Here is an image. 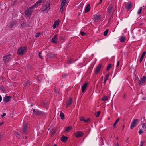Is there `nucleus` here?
<instances>
[{"mask_svg": "<svg viewBox=\"0 0 146 146\" xmlns=\"http://www.w3.org/2000/svg\"><path fill=\"white\" fill-rule=\"evenodd\" d=\"M27 47H21L19 48L17 51V53L18 55L20 56L23 55L27 51Z\"/></svg>", "mask_w": 146, "mask_h": 146, "instance_id": "nucleus-1", "label": "nucleus"}, {"mask_svg": "<svg viewBox=\"0 0 146 146\" xmlns=\"http://www.w3.org/2000/svg\"><path fill=\"white\" fill-rule=\"evenodd\" d=\"M11 56V55L9 53L4 56L3 58V62L5 63L8 62L10 60Z\"/></svg>", "mask_w": 146, "mask_h": 146, "instance_id": "nucleus-2", "label": "nucleus"}, {"mask_svg": "<svg viewBox=\"0 0 146 146\" xmlns=\"http://www.w3.org/2000/svg\"><path fill=\"white\" fill-rule=\"evenodd\" d=\"M33 113L35 115L43 116L44 115V112L37 110H36L35 109H33Z\"/></svg>", "mask_w": 146, "mask_h": 146, "instance_id": "nucleus-3", "label": "nucleus"}, {"mask_svg": "<svg viewBox=\"0 0 146 146\" xmlns=\"http://www.w3.org/2000/svg\"><path fill=\"white\" fill-rule=\"evenodd\" d=\"M21 23L20 25V28L23 29L27 26L26 21L24 18H23L21 19Z\"/></svg>", "mask_w": 146, "mask_h": 146, "instance_id": "nucleus-4", "label": "nucleus"}, {"mask_svg": "<svg viewBox=\"0 0 146 146\" xmlns=\"http://www.w3.org/2000/svg\"><path fill=\"white\" fill-rule=\"evenodd\" d=\"M103 67L102 64H99L96 68L95 73L96 74H98L100 70L103 69Z\"/></svg>", "mask_w": 146, "mask_h": 146, "instance_id": "nucleus-5", "label": "nucleus"}, {"mask_svg": "<svg viewBox=\"0 0 146 146\" xmlns=\"http://www.w3.org/2000/svg\"><path fill=\"white\" fill-rule=\"evenodd\" d=\"M32 9L30 7L27 8L24 12L25 15L28 17H30L31 14L32 13L33 11L32 10Z\"/></svg>", "mask_w": 146, "mask_h": 146, "instance_id": "nucleus-6", "label": "nucleus"}, {"mask_svg": "<svg viewBox=\"0 0 146 146\" xmlns=\"http://www.w3.org/2000/svg\"><path fill=\"white\" fill-rule=\"evenodd\" d=\"M138 121V119H136L133 120V122L132 123L130 126V129H132L134 128L136 125Z\"/></svg>", "mask_w": 146, "mask_h": 146, "instance_id": "nucleus-7", "label": "nucleus"}, {"mask_svg": "<svg viewBox=\"0 0 146 146\" xmlns=\"http://www.w3.org/2000/svg\"><path fill=\"white\" fill-rule=\"evenodd\" d=\"M11 98V96L6 95L5 97H3V101L5 103H6L10 101Z\"/></svg>", "mask_w": 146, "mask_h": 146, "instance_id": "nucleus-8", "label": "nucleus"}, {"mask_svg": "<svg viewBox=\"0 0 146 146\" xmlns=\"http://www.w3.org/2000/svg\"><path fill=\"white\" fill-rule=\"evenodd\" d=\"M146 81V77L143 76L142 78H141L140 80H139V86L143 85Z\"/></svg>", "mask_w": 146, "mask_h": 146, "instance_id": "nucleus-9", "label": "nucleus"}, {"mask_svg": "<svg viewBox=\"0 0 146 146\" xmlns=\"http://www.w3.org/2000/svg\"><path fill=\"white\" fill-rule=\"evenodd\" d=\"M84 133L82 131H78L75 133V136L77 138H79L82 137Z\"/></svg>", "mask_w": 146, "mask_h": 146, "instance_id": "nucleus-10", "label": "nucleus"}, {"mask_svg": "<svg viewBox=\"0 0 146 146\" xmlns=\"http://www.w3.org/2000/svg\"><path fill=\"white\" fill-rule=\"evenodd\" d=\"M17 23L16 21L15 20L12 21L10 23V25L8 27L10 28L13 27H15Z\"/></svg>", "mask_w": 146, "mask_h": 146, "instance_id": "nucleus-11", "label": "nucleus"}, {"mask_svg": "<svg viewBox=\"0 0 146 146\" xmlns=\"http://www.w3.org/2000/svg\"><path fill=\"white\" fill-rule=\"evenodd\" d=\"M125 7L126 9L128 11L131 8L132 4L130 2H129L125 4Z\"/></svg>", "mask_w": 146, "mask_h": 146, "instance_id": "nucleus-12", "label": "nucleus"}, {"mask_svg": "<svg viewBox=\"0 0 146 146\" xmlns=\"http://www.w3.org/2000/svg\"><path fill=\"white\" fill-rule=\"evenodd\" d=\"M100 18L101 17L100 15L95 14L93 16V19L94 21H96L100 20Z\"/></svg>", "mask_w": 146, "mask_h": 146, "instance_id": "nucleus-13", "label": "nucleus"}, {"mask_svg": "<svg viewBox=\"0 0 146 146\" xmlns=\"http://www.w3.org/2000/svg\"><path fill=\"white\" fill-rule=\"evenodd\" d=\"M27 128V124L25 123L23 125L22 127V130L23 133H24L26 134Z\"/></svg>", "mask_w": 146, "mask_h": 146, "instance_id": "nucleus-14", "label": "nucleus"}, {"mask_svg": "<svg viewBox=\"0 0 146 146\" xmlns=\"http://www.w3.org/2000/svg\"><path fill=\"white\" fill-rule=\"evenodd\" d=\"M32 82L29 80H28L24 84L25 89L27 88L31 84Z\"/></svg>", "mask_w": 146, "mask_h": 146, "instance_id": "nucleus-15", "label": "nucleus"}, {"mask_svg": "<svg viewBox=\"0 0 146 146\" xmlns=\"http://www.w3.org/2000/svg\"><path fill=\"white\" fill-rule=\"evenodd\" d=\"M72 103V98H70L66 102V107L68 108L70 105Z\"/></svg>", "mask_w": 146, "mask_h": 146, "instance_id": "nucleus-16", "label": "nucleus"}, {"mask_svg": "<svg viewBox=\"0 0 146 146\" xmlns=\"http://www.w3.org/2000/svg\"><path fill=\"white\" fill-rule=\"evenodd\" d=\"M88 84L87 83H84L82 86V87L81 88V89L82 90V93H84L85 92V90L86 88V87L87 86Z\"/></svg>", "mask_w": 146, "mask_h": 146, "instance_id": "nucleus-17", "label": "nucleus"}, {"mask_svg": "<svg viewBox=\"0 0 146 146\" xmlns=\"http://www.w3.org/2000/svg\"><path fill=\"white\" fill-rule=\"evenodd\" d=\"M59 22V20H58L54 22L53 25V29L56 28V27L58 26Z\"/></svg>", "mask_w": 146, "mask_h": 146, "instance_id": "nucleus-18", "label": "nucleus"}, {"mask_svg": "<svg viewBox=\"0 0 146 146\" xmlns=\"http://www.w3.org/2000/svg\"><path fill=\"white\" fill-rule=\"evenodd\" d=\"M90 9V6L89 4H88L85 8V12L87 13L88 12Z\"/></svg>", "mask_w": 146, "mask_h": 146, "instance_id": "nucleus-19", "label": "nucleus"}, {"mask_svg": "<svg viewBox=\"0 0 146 146\" xmlns=\"http://www.w3.org/2000/svg\"><path fill=\"white\" fill-rule=\"evenodd\" d=\"M68 139V137L63 135L61 138V140L62 142L65 143L66 142Z\"/></svg>", "mask_w": 146, "mask_h": 146, "instance_id": "nucleus-20", "label": "nucleus"}, {"mask_svg": "<svg viewBox=\"0 0 146 146\" xmlns=\"http://www.w3.org/2000/svg\"><path fill=\"white\" fill-rule=\"evenodd\" d=\"M48 56L50 58H56V56L55 54H53L51 53H49L48 54Z\"/></svg>", "mask_w": 146, "mask_h": 146, "instance_id": "nucleus-21", "label": "nucleus"}, {"mask_svg": "<svg viewBox=\"0 0 146 146\" xmlns=\"http://www.w3.org/2000/svg\"><path fill=\"white\" fill-rule=\"evenodd\" d=\"M48 6L43 10V11L48 12L50 9V4L49 3H47Z\"/></svg>", "mask_w": 146, "mask_h": 146, "instance_id": "nucleus-22", "label": "nucleus"}, {"mask_svg": "<svg viewBox=\"0 0 146 146\" xmlns=\"http://www.w3.org/2000/svg\"><path fill=\"white\" fill-rule=\"evenodd\" d=\"M146 52L145 51H144V52H143L139 60V62L140 63H141V62L143 59L144 57V56H145L146 54Z\"/></svg>", "mask_w": 146, "mask_h": 146, "instance_id": "nucleus-23", "label": "nucleus"}, {"mask_svg": "<svg viewBox=\"0 0 146 146\" xmlns=\"http://www.w3.org/2000/svg\"><path fill=\"white\" fill-rule=\"evenodd\" d=\"M113 9V7L112 6H109L108 8V13L109 15H110L111 13V11Z\"/></svg>", "mask_w": 146, "mask_h": 146, "instance_id": "nucleus-24", "label": "nucleus"}, {"mask_svg": "<svg viewBox=\"0 0 146 146\" xmlns=\"http://www.w3.org/2000/svg\"><path fill=\"white\" fill-rule=\"evenodd\" d=\"M126 40V37L124 36H122L119 38V40L121 42H124Z\"/></svg>", "mask_w": 146, "mask_h": 146, "instance_id": "nucleus-25", "label": "nucleus"}, {"mask_svg": "<svg viewBox=\"0 0 146 146\" xmlns=\"http://www.w3.org/2000/svg\"><path fill=\"white\" fill-rule=\"evenodd\" d=\"M109 75V73L105 76L103 82L104 84H105L108 78Z\"/></svg>", "mask_w": 146, "mask_h": 146, "instance_id": "nucleus-26", "label": "nucleus"}, {"mask_svg": "<svg viewBox=\"0 0 146 146\" xmlns=\"http://www.w3.org/2000/svg\"><path fill=\"white\" fill-rule=\"evenodd\" d=\"M60 116L62 120H63L65 118L64 114L62 111H61L60 113Z\"/></svg>", "mask_w": 146, "mask_h": 146, "instance_id": "nucleus-27", "label": "nucleus"}, {"mask_svg": "<svg viewBox=\"0 0 146 146\" xmlns=\"http://www.w3.org/2000/svg\"><path fill=\"white\" fill-rule=\"evenodd\" d=\"M39 6L38 4L36 2L35 4L34 5L31 7H30L32 9H33L35 8L36 7H37L38 6Z\"/></svg>", "mask_w": 146, "mask_h": 146, "instance_id": "nucleus-28", "label": "nucleus"}, {"mask_svg": "<svg viewBox=\"0 0 146 146\" xmlns=\"http://www.w3.org/2000/svg\"><path fill=\"white\" fill-rule=\"evenodd\" d=\"M72 128V127L71 126H68L66 127L65 130V131L68 132L70 131Z\"/></svg>", "mask_w": 146, "mask_h": 146, "instance_id": "nucleus-29", "label": "nucleus"}, {"mask_svg": "<svg viewBox=\"0 0 146 146\" xmlns=\"http://www.w3.org/2000/svg\"><path fill=\"white\" fill-rule=\"evenodd\" d=\"M0 89L3 92H5L6 90L5 88V87L2 86L0 87Z\"/></svg>", "mask_w": 146, "mask_h": 146, "instance_id": "nucleus-30", "label": "nucleus"}, {"mask_svg": "<svg viewBox=\"0 0 146 146\" xmlns=\"http://www.w3.org/2000/svg\"><path fill=\"white\" fill-rule=\"evenodd\" d=\"M111 67H112L111 64H109L107 67V69H106L107 71H108L110 70V69Z\"/></svg>", "mask_w": 146, "mask_h": 146, "instance_id": "nucleus-31", "label": "nucleus"}, {"mask_svg": "<svg viewBox=\"0 0 146 146\" xmlns=\"http://www.w3.org/2000/svg\"><path fill=\"white\" fill-rule=\"evenodd\" d=\"M108 97L107 96H104L102 98V100L103 101H106L108 100Z\"/></svg>", "mask_w": 146, "mask_h": 146, "instance_id": "nucleus-32", "label": "nucleus"}, {"mask_svg": "<svg viewBox=\"0 0 146 146\" xmlns=\"http://www.w3.org/2000/svg\"><path fill=\"white\" fill-rule=\"evenodd\" d=\"M101 113L100 111H99L95 113V116L96 117H99V115Z\"/></svg>", "mask_w": 146, "mask_h": 146, "instance_id": "nucleus-33", "label": "nucleus"}, {"mask_svg": "<svg viewBox=\"0 0 146 146\" xmlns=\"http://www.w3.org/2000/svg\"><path fill=\"white\" fill-rule=\"evenodd\" d=\"M141 125H142V128L143 129H145L146 128V124L144 123H142V122L141 123Z\"/></svg>", "mask_w": 146, "mask_h": 146, "instance_id": "nucleus-34", "label": "nucleus"}, {"mask_svg": "<svg viewBox=\"0 0 146 146\" xmlns=\"http://www.w3.org/2000/svg\"><path fill=\"white\" fill-rule=\"evenodd\" d=\"M74 62L73 59H71L69 60L68 61V63L69 64H70L73 63Z\"/></svg>", "mask_w": 146, "mask_h": 146, "instance_id": "nucleus-35", "label": "nucleus"}, {"mask_svg": "<svg viewBox=\"0 0 146 146\" xmlns=\"http://www.w3.org/2000/svg\"><path fill=\"white\" fill-rule=\"evenodd\" d=\"M142 7H141L139 9L138 12H137V14H140L142 11Z\"/></svg>", "mask_w": 146, "mask_h": 146, "instance_id": "nucleus-36", "label": "nucleus"}, {"mask_svg": "<svg viewBox=\"0 0 146 146\" xmlns=\"http://www.w3.org/2000/svg\"><path fill=\"white\" fill-rule=\"evenodd\" d=\"M119 120H120V119L119 118H118L115 121V123H114V124L113 125V127H115V126L116 125L117 123L119 121Z\"/></svg>", "mask_w": 146, "mask_h": 146, "instance_id": "nucleus-37", "label": "nucleus"}, {"mask_svg": "<svg viewBox=\"0 0 146 146\" xmlns=\"http://www.w3.org/2000/svg\"><path fill=\"white\" fill-rule=\"evenodd\" d=\"M108 31V30L106 29L104 32L103 34L104 36H106L107 35V33Z\"/></svg>", "mask_w": 146, "mask_h": 146, "instance_id": "nucleus-38", "label": "nucleus"}, {"mask_svg": "<svg viewBox=\"0 0 146 146\" xmlns=\"http://www.w3.org/2000/svg\"><path fill=\"white\" fill-rule=\"evenodd\" d=\"M56 38L53 37L51 40L52 42L55 43H57V42L55 41V40H56Z\"/></svg>", "mask_w": 146, "mask_h": 146, "instance_id": "nucleus-39", "label": "nucleus"}, {"mask_svg": "<svg viewBox=\"0 0 146 146\" xmlns=\"http://www.w3.org/2000/svg\"><path fill=\"white\" fill-rule=\"evenodd\" d=\"M44 0H39L36 2L38 4V5H40V3L42 2H44Z\"/></svg>", "mask_w": 146, "mask_h": 146, "instance_id": "nucleus-40", "label": "nucleus"}, {"mask_svg": "<svg viewBox=\"0 0 146 146\" xmlns=\"http://www.w3.org/2000/svg\"><path fill=\"white\" fill-rule=\"evenodd\" d=\"M66 3V2L65 1H62L61 3V6L64 7V6L65 4Z\"/></svg>", "mask_w": 146, "mask_h": 146, "instance_id": "nucleus-41", "label": "nucleus"}, {"mask_svg": "<svg viewBox=\"0 0 146 146\" xmlns=\"http://www.w3.org/2000/svg\"><path fill=\"white\" fill-rule=\"evenodd\" d=\"M40 35H41V34L40 33H37L35 35V36L37 38V37H38L39 36H40Z\"/></svg>", "mask_w": 146, "mask_h": 146, "instance_id": "nucleus-42", "label": "nucleus"}, {"mask_svg": "<svg viewBox=\"0 0 146 146\" xmlns=\"http://www.w3.org/2000/svg\"><path fill=\"white\" fill-rule=\"evenodd\" d=\"M80 34L83 36H84L85 35H86V34L83 31H81L80 32Z\"/></svg>", "mask_w": 146, "mask_h": 146, "instance_id": "nucleus-43", "label": "nucleus"}, {"mask_svg": "<svg viewBox=\"0 0 146 146\" xmlns=\"http://www.w3.org/2000/svg\"><path fill=\"white\" fill-rule=\"evenodd\" d=\"M85 120V118L84 117L82 116L80 118V121H84Z\"/></svg>", "mask_w": 146, "mask_h": 146, "instance_id": "nucleus-44", "label": "nucleus"}, {"mask_svg": "<svg viewBox=\"0 0 146 146\" xmlns=\"http://www.w3.org/2000/svg\"><path fill=\"white\" fill-rule=\"evenodd\" d=\"M41 53L40 52H38V56L39 58H40L41 59H43V58L41 56Z\"/></svg>", "mask_w": 146, "mask_h": 146, "instance_id": "nucleus-45", "label": "nucleus"}, {"mask_svg": "<svg viewBox=\"0 0 146 146\" xmlns=\"http://www.w3.org/2000/svg\"><path fill=\"white\" fill-rule=\"evenodd\" d=\"M143 132V131L142 129H140L138 132L139 134H141Z\"/></svg>", "mask_w": 146, "mask_h": 146, "instance_id": "nucleus-46", "label": "nucleus"}, {"mask_svg": "<svg viewBox=\"0 0 146 146\" xmlns=\"http://www.w3.org/2000/svg\"><path fill=\"white\" fill-rule=\"evenodd\" d=\"M90 118H88L87 119L85 120V119L84 120V122L85 123H86L87 122H88L90 120Z\"/></svg>", "mask_w": 146, "mask_h": 146, "instance_id": "nucleus-47", "label": "nucleus"}, {"mask_svg": "<svg viewBox=\"0 0 146 146\" xmlns=\"http://www.w3.org/2000/svg\"><path fill=\"white\" fill-rule=\"evenodd\" d=\"M63 7H64L61 6V7L60 8V11L61 13H62L63 12Z\"/></svg>", "mask_w": 146, "mask_h": 146, "instance_id": "nucleus-48", "label": "nucleus"}, {"mask_svg": "<svg viewBox=\"0 0 146 146\" xmlns=\"http://www.w3.org/2000/svg\"><path fill=\"white\" fill-rule=\"evenodd\" d=\"M145 143V142L144 141H142L141 142V144H140V145L141 146H143V144Z\"/></svg>", "mask_w": 146, "mask_h": 146, "instance_id": "nucleus-49", "label": "nucleus"}, {"mask_svg": "<svg viewBox=\"0 0 146 146\" xmlns=\"http://www.w3.org/2000/svg\"><path fill=\"white\" fill-rule=\"evenodd\" d=\"M56 132V130H54V131L51 133V135H53Z\"/></svg>", "mask_w": 146, "mask_h": 146, "instance_id": "nucleus-50", "label": "nucleus"}, {"mask_svg": "<svg viewBox=\"0 0 146 146\" xmlns=\"http://www.w3.org/2000/svg\"><path fill=\"white\" fill-rule=\"evenodd\" d=\"M127 96L125 94H123V99H125L127 98Z\"/></svg>", "mask_w": 146, "mask_h": 146, "instance_id": "nucleus-51", "label": "nucleus"}, {"mask_svg": "<svg viewBox=\"0 0 146 146\" xmlns=\"http://www.w3.org/2000/svg\"><path fill=\"white\" fill-rule=\"evenodd\" d=\"M102 0H100L99 2L98 3H97V5H100V4L102 3Z\"/></svg>", "mask_w": 146, "mask_h": 146, "instance_id": "nucleus-52", "label": "nucleus"}, {"mask_svg": "<svg viewBox=\"0 0 146 146\" xmlns=\"http://www.w3.org/2000/svg\"><path fill=\"white\" fill-rule=\"evenodd\" d=\"M113 15L112 14L111 15V16H110V20L109 21H110L111 20V19H112V18H113Z\"/></svg>", "mask_w": 146, "mask_h": 146, "instance_id": "nucleus-53", "label": "nucleus"}, {"mask_svg": "<svg viewBox=\"0 0 146 146\" xmlns=\"http://www.w3.org/2000/svg\"><path fill=\"white\" fill-rule=\"evenodd\" d=\"M6 115V114L5 113H3V115H1V117H4Z\"/></svg>", "mask_w": 146, "mask_h": 146, "instance_id": "nucleus-54", "label": "nucleus"}, {"mask_svg": "<svg viewBox=\"0 0 146 146\" xmlns=\"http://www.w3.org/2000/svg\"><path fill=\"white\" fill-rule=\"evenodd\" d=\"M119 61H117V63L116 67H118L119 66Z\"/></svg>", "mask_w": 146, "mask_h": 146, "instance_id": "nucleus-55", "label": "nucleus"}, {"mask_svg": "<svg viewBox=\"0 0 146 146\" xmlns=\"http://www.w3.org/2000/svg\"><path fill=\"white\" fill-rule=\"evenodd\" d=\"M62 77L64 78H65L66 77V75L65 74H64L62 75Z\"/></svg>", "mask_w": 146, "mask_h": 146, "instance_id": "nucleus-56", "label": "nucleus"}, {"mask_svg": "<svg viewBox=\"0 0 146 146\" xmlns=\"http://www.w3.org/2000/svg\"><path fill=\"white\" fill-rule=\"evenodd\" d=\"M57 35H55L54 36L53 38H56L57 39Z\"/></svg>", "mask_w": 146, "mask_h": 146, "instance_id": "nucleus-57", "label": "nucleus"}, {"mask_svg": "<svg viewBox=\"0 0 146 146\" xmlns=\"http://www.w3.org/2000/svg\"><path fill=\"white\" fill-rule=\"evenodd\" d=\"M137 79H138V77H136L135 78V81L137 80Z\"/></svg>", "mask_w": 146, "mask_h": 146, "instance_id": "nucleus-58", "label": "nucleus"}, {"mask_svg": "<svg viewBox=\"0 0 146 146\" xmlns=\"http://www.w3.org/2000/svg\"><path fill=\"white\" fill-rule=\"evenodd\" d=\"M115 146H119V145L118 143H117L115 144Z\"/></svg>", "mask_w": 146, "mask_h": 146, "instance_id": "nucleus-59", "label": "nucleus"}, {"mask_svg": "<svg viewBox=\"0 0 146 146\" xmlns=\"http://www.w3.org/2000/svg\"><path fill=\"white\" fill-rule=\"evenodd\" d=\"M3 122H0V126L2 125L3 124Z\"/></svg>", "mask_w": 146, "mask_h": 146, "instance_id": "nucleus-60", "label": "nucleus"}, {"mask_svg": "<svg viewBox=\"0 0 146 146\" xmlns=\"http://www.w3.org/2000/svg\"><path fill=\"white\" fill-rule=\"evenodd\" d=\"M124 126H124V125H123V127H122V130H123V129H124Z\"/></svg>", "mask_w": 146, "mask_h": 146, "instance_id": "nucleus-61", "label": "nucleus"}, {"mask_svg": "<svg viewBox=\"0 0 146 146\" xmlns=\"http://www.w3.org/2000/svg\"><path fill=\"white\" fill-rule=\"evenodd\" d=\"M61 1L66 2V0H61Z\"/></svg>", "mask_w": 146, "mask_h": 146, "instance_id": "nucleus-62", "label": "nucleus"}, {"mask_svg": "<svg viewBox=\"0 0 146 146\" xmlns=\"http://www.w3.org/2000/svg\"><path fill=\"white\" fill-rule=\"evenodd\" d=\"M1 136H2L1 135V134H0V140L1 139Z\"/></svg>", "mask_w": 146, "mask_h": 146, "instance_id": "nucleus-63", "label": "nucleus"}, {"mask_svg": "<svg viewBox=\"0 0 146 146\" xmlns=\"http://www.w3.org/2000/svg\"><path fill=\"white\" fill-rule=\"evenodd\" d=\"M53 146H57V145L56 144H54Z\"/></svg>", "mask_w": 146, "mask_h": 146, "instance_id": "nucleus-64", "label": "nucleus"}]
</instances>
